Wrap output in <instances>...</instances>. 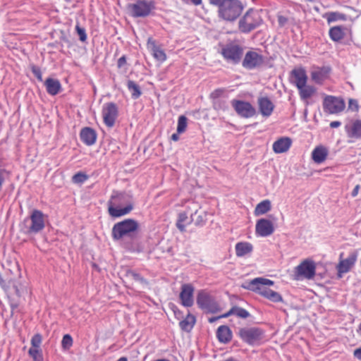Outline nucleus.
Returning <instances> with one entry per match:
<instances>
[{
    "label": "nucleus",
    "mask_w": 361,
    "mask_h": 361,
    "mask_svg": "<svg viewBox=\"0 0 361 361\" xmlns=\"http://www.w3.org/2000/svg\"><path fill=\"white\" fill-rule=\"evenodd\" d=\"M107 204L109 215L114 218L129 214L134 207L132 195L125 191L114 190Z\"/></svg>",
    "instance_id": "nucleus-1"
},
{
    "label": "nucleus",
    "mask_w": 361,
    "mask_h": 361,
    "mask_svg": "<svg viewBox=\"0 0 361 361\" xmlns=\"http://www.w3.org/2000/svg\"><path fill=\"white\" fill-rule=\"evenodd\" d=\"M274 283L270 279L257 277L246 282L243 288L259 294L272 302H283V297L279 293L266 287L273 286Z\"/></svg>",
    "instance_id": "nucleus-2"
},
{
    "label": "nucleus",
    "mask_w": 361,
    "mask_h": 361,
    "mask_svg": "<svg viewBox=\"0 0 361 361\" xmlns=\"http://www.w3.org/2000/svg\"><path fill=\"white\" fill-rule=\"evenodd\" d=\"M45 228V215L39 209H33L30 215L19 224L20 231L27 235H36Z\"/></svg>",
    "instance_id": "nucleus-3"
},
{
    "label": "nucleus",
    "mask_w": 361,
    "mask_h": 361,
    "mask_svg": "<svg viewBox=\"0 0 361 361\" xmlns=\"http://www.w3.org/2000/svg\"><path fill=\"white\" fill-rule=\"evenodd\" d=\"M138 229L139 224L137 221L127 219L114 225L111 235L114 240H119L125 237L133 238Z\"/></svg>",
    "instance_id": "nucleus-4"
},
{
    "label": "nucleus",
    "mask_w": 361,
    "mask_h": 361,
    "mask_svg": "<svg viewBox=\"0 0 361 361\" xmlns=\"http://www.w3.org/2000/svg\"><path fill=\"white\" fill-rule=\"evenodd\" d=\"M243 8L240 0H226L223 6L218 9V16L225 21L233 22L240 16Z\"/></svg>",
    "instance_id": "nucleus-5"
},
{
    "label": "nucleus",
    "mask_w": 361,
    "mask_h": 361,
    "mask_svg": "<svg viewBox=\"0 0 361 361\" xmlns=\"http://www.w3.org/2000/svg\"><path fill=\"white\" fill-rule=\"evenodd\" d=\"M238 336L246 344L255 346L262 343L264 331L256 326L242 327L239 329Z\"/></svg>",
    "instance_id": "nucleus-6"
},
{
    "label": "nucleus",
    "mask_w": 361,
    "mask_h": 361,
    "mask_svg": "<svg viewBox=\"0 0 361 361\" xmlns=\"http://www.w3.org/2000/svg\"><path fill=\"white\" fill-rule=\"evenodd\" d=\"M262 19L253 9H249L238 22V29L242 33H249L260 26Z\"/></svg>",
    "instance_id": "nucleus-7"
},
{
    "label": "nucleus",
    "mask_w": 361,
    "mask_h": 361,
    "mask_svg": "<svg viewBox=\"0 0 361 361\" xmlns=\"http://www.w3.org/2000/svg\"><path fill=\"white\" fill-rule=\"evenodd\" d=\"M197 305L201 310L209 313H216L220 311L218 302L209 293L200 290L196 298Z\"/></svg>",
    "instance_id": "nucleus-8"
},
{
    "label": "nucleus",
    "mask_w": 361,
    "mask_h": 361,
    "mask_svg": "<svg viewBox=\"0 0 361 361\" xmlns=\"http://www.w3.org/2000/svg\"><path fill=\"white\" fill-rule=\"evenodd\" d=\"M153 1L137 0L133 4L127 6L128 13L135 18L146 17L154 9Z\"/></svg>",
    "instance_id": "nucleus-9"
},
{
    "label": "nucleus",
    "mask_w": 361,
    "mask_h": 361,
    "mask_svg": "<svg viewBox=\"0 0 361 361\" xmlns=\"http://www.w3.org/2000/svg\"><path fill=\"white\" fill-rule=\"evenodd\" d=\"M221 54L226 61L235 65L242 61L243 48L238 44L229 43L222 47Z\"/></svg>",
    "instance_id": "nucleus-10"
},
{
    "label": "nucleus",
    "mask_w": 361,
    "mask_h": 361,
    "mask_svg": "<svg viewBox=\"0 0 361 361\" xmlns=\"http://www.w3.org/2000/svg\"><path fill=\"white\" fill-rule=\"evenodd\" d=\"M265 63V57L255 49L247 51L242 60V66L247 70L260 68Z\"/></svg>",
    "instance_id": "nucleus-11"
},
{
    "label": "nucleus",
    "mask_w": 361,
    "mask_h": 361,
    "mask_svg": "<svg viewBox=\"0 0 361 361\" xmlns=\"http://www.w3.org/2000/svg\"><path fill=\"white\" fill-rule=\"evenodd\" d=\"M102 115L104 123L108 128H112L115 125L118 116V107L114 102H106L102 106Z\"/></svg>",
    "instance_id": "nucleus-12"
},
{
    "label": "nucleus",
    "mask_w": 361,
    "mask_h": 361,
    "mask_svg": "<svg viewBox=\"0 0 361 361\" xmlns=\"http://www.w3.org/2000/svg\"><path fill=\"white\" fill-rule=\"evenodd\" d=\"M345 108V102L341 99L334 96H326L323 102L324 112L331 114H338Z\"/></svg>",
    "instance_id": "nucleus-13"
},
{
    "label": "nucleus",
    "mask_w": 361,
    "mask_h": 361,
    "mask_svg": "<svg viewBox=\"0 0 361 361\" xmlns=\"http://www.w3.org/2000/svg\"><path fill=\"white\" fill-rule=\"evenodd\" d=\"M231 105L237 114L242 118H251L256 113L255 109L248 102L233 99Z\"/></svg>",
    "instance_id": "nucleus-14"
},
{
    "label": "nucleus",
    "mask_w": 361,
    "mask_h": 361,
    "mask_svg": "<svg viewBox=\"0 0 361 361\" xmlns=\"http://www.w3.org/2000/svg\"><path fill=\"white\" fill-rule=\"evenodd\" d=\"M195 287L192 283H183L180 287L179 299L180 304L185 307H190L194 304Z\"/></svg>",
    "instance_id": "nucleus-15"
},
{
    "label": "nucleus",
    "mask_w": 361,
    "mask_h": 361,
    "mask_svg": "<svg viewBox=\"0 0 361 361\" xmlns=\"http://www.w3.org/2000/svg\"><path fill=\"white\" fill-rule=\"evenodd\" d=\"M357 258V252L354 251L351 252L345 259H340L336 266L337 277L341 279L344 274L348 272L355 265Z\"/></svg>",
    "instance_id": "nucleus-16"
},
{
    "label": "nucleus",
    "mask_w": 361,
    "mask_h": 361,
    "mask_svg": "<svg viewBox=\"0 0 361 361\" xmlns=\"http://www.w3.org/2000/svg\"><path fill=\"white\" fill-rule=\"evenodd\" d=\"M316 266L312 260L305 259L295 267V274L311 279L315 275Z\"/></svg>",
    "instance_id": "nucleus-17"
},
{
    "label": "nucleus",
    "mask_w": 361,
    "mask_h": 361,
    "mask_svg": "<svg viewBox=\"0 0 361 361\" xmlns=\"http://www.w3.org/2000/svg\"><path fill=\"white\" fill-rule=\"evenodd\" d=\"M274 232L273 223L267 219H260L257 221L255 233L257 236L267 237Z\"/></svg>",
    "instance_id": "nucleus-18"
},
{
    "label": "nucleus",
    "mask_w": 361,
    "mask_h": 361,
    "mask_svg": "<svg viewBox=\"0 0 361 361\" xmlns=\"http://www.w3.org/2000/svg\"><path fill=\"white\" fill-rule=\"evenodd\" d=\"M291 82L294 83L298 89L302 88L307 83V76L304 68H295L290 73Z\"/></svg>",
    "instance_id": "nucleus-19"
},
{
    "label": "nucleus",
    "mask_w": 361,
    "mask_h": 361,
    "mask_svg": "<svg viewBox=\"0 0 361 361\" xmlns=\"http://www.w3.org/2000/svg\"><path fill=\"white\" fill-rule=\"evenodd\" d=\"M97 134L96 131L90 127L82 128L80 133L81 141L87 146H91L96 142Z\"/></svg>",
    "instance_id": "nucleus-20"
},
{
    "label": "nucleus",
    "mask_w": 361,
    "mask_h": 361,
    "mask_svg": "<svg viewBox=\"0 0 361 361\" xmlns=\"http://www.w3.org/2000/svg\"><path fill=\"white\" fill-rule=\"evenodd\" d=\"M258 105L261 114L265 117L271 116L274 109V104L267 97H259Z\"/></svg>",
    "instance_id": "nucleus-21"
},
{
    "label": "nucleus",
    "mask_w": 361,
    "mask_h": 361,
    "mask_svg": "<svg viewBox=\"0 0 361 361\" xmlns=\"http://www.w3.org/2000/svg\"><path fill=\"white\" fill-rule=\"evenodd\" d=\"M44 84L47 93L51 96L58 94L62 90L61 84L58 79L48 78Z\"/></svg>",
    "instance_id": "nucleus-22"
},
{
    "label": "nucleus",
    "mask_w": 361,
    "mask_h": 361,
    "mask_svg": "<svg viewBox=\"0 0 361 361\" xmlns=\"http://www.w3.org/2000/svg\"><path fill=\"white\" fill-rule=\"evenodd\" d=\"M216 335L218 341L220 343L225 344L229 343L233 336L232 331L226 325H221L219 326L216 330Z\"/></svg>",
    "instance_id": "nucleus-23"
},
{
    "label": "nucleus",
    "mask_w": 361,
    "mask_h": 361,
    "mask_svg": "<svg viewBox=\"0 0 361 361\" xmlns=\"http://www.w3.org/2000/svg\"><path fill=\"white\" fill-rule=\"evenodd\" d=\"M292 144L290 137H283L275 141L273 144V150L274 152L280 154L286 152L289 149Z\"/></svg>",
    "instance_id": "nucleus-24"
},
{
    "label": "nucleus",
    "mask_w": 361,
    "mask_h": 361,
    "mask_svg": "<svg viewBox=\"0 0 361 361\" xmlns=\"http://www.w3.org/2000/svg\"><path fill=\"white\" fill-rule=\"evenodd\" d=\"M345 131L348 137L361 138V120H355L350 125H346Z\"/></svg>",
    "instance_id": "nucleus-25"
},
{
    "label": "nucleus",
    "mask_w": 361,
    "mask_h": 361,
    "mask_svg": "<svg viewBox=\"0 0 361 361\" xmlns=\"http://www.w3.org/2000/svg\"><path fill=\"white\" fill-rule=\"evenodd\" d=\"M330 72L329 67L318 68L311 72V78L317 84H322L328 77Z\"/></svg>",
    "instance_id": "nucleus-26"
},
{
    "label": "nucleus",
    "mask_w": 361,
    "mask_h": 361,
    "mask_svg": "<svg viewBox=\"0 0 361 361\" xmlns=\"http://www.w3.org/2000/svg\"><path fill=\"white\" fill-rule=\"evenodd\" d=\"M328 149L323 146L319 145L316 147L312 152V158L317 164H321L324 161L328 156Z\"/></svg>",
    "instance_id": "nucleus-27"
},
{
    "label": "nucleus",
    "mask_w": 361,
    "mask_h": 361,
    "mask_svg": "<svg viewBox=\"0 0 361 361\" xmlns=\"http://www.w3.org/2000/svg\"><path fill=\"white\" fill-rule=\"evenodd\" d=\"M147 47L152 51L153 56L160 61H164L166 59V55L164 51L157 46L156 42L152 38L147 41Z\"/></svg>",
    "instance_id": "nucleus-28"
},
{
    "label": "nucleus",
    "mask_w": 361,
    "mask_h": 361,
    "mask_svg": "<svg viewBox=\"0 0 361 361\" xmlns=\"http://www.w3.org/2000/svg\"><path fill=\"white\" fill-rule=\"evenodd\" d=\"M235 254L238 257H243L251 253L253 250V246L248 242H239L235 246Z\"/></svg>",
    "instance_id": "nucleus-29"
},
{
    "label": "nucleus",
    "mask_w": 361,
    "mask_h": 361,
    "mask_svg": "<svg viewBox=\"0 0 361 361\" xmlns=\"http://www.w3.org/2000/svg\"><path fill=\"white\" fill-rule=\"evenodd\" d=\"M195 317L188 313L186 317L179 322V326L183 331L190 332L195 326Z\"/></svg>",
    "instance_id": "nucleus-30"
},
{
    "label": "nucleus",
    "mask_w": 361,
    "mask_h": 361,
    "mask_svg": "<svg viewBox=\"0 0 361 361\" xmlns=\"http://www.w3.org/2000/svg\"><path fill=\"white\" fill-rule=\"evenodd\" d=\"M329 35L331 40L339 42L345 36L344 27L343 26H334L330 28Z\"/></svg>",
    "instance_id": "nucleus-31"
},
{
    "label": "nucleus",
    "mask_w": 361,
    "mask_h": 361,
    "mask_svg": "<svg viewBox=\"0 0 361 361\" xmlns=\"http://www.w3.org/2000/svg\"><path fill=\"white\" fill-rule=\"evenodd\" d=\"M271 208V202L269 200H264L257 204L254 214L255 216H260L270 211Z\"/></svg>",
    "instance_id": "nucleus-32"
},
{
    "label": "nucleus",
    "mask_w": 361,
    "mask_h": 361,
    "mask_svg": "<svg viewBox=\"0 0 361 361\" xmlns=\"http://www.w3.org/2000/svg\"><path fill=\"white\" fill-rule=\"evenodd\" d=\"M127 87L131 94V97L133 99H137L141 96V88L135 81L131 80H128Z\"/></svg>",
    "instance_id": "nucleus-33"
},
{
    "label": "nucleus",
    "mask_w": 361,
    "mask_h": 361,
    "mask_svg": "<svg viewBox=\"0 0 361 361\" xmlns=\"http://www.w3.org/2000/svg\"><path fill=\"white\" fill-rule=\"evenodd\" d=\"M212 107L216 111L225 112L229 109L228 98L224 97L212 101Z\"/></svg>",
    "instance_id": "nucleus-34"
},
{
    "label": "nucleus",
    "mask_w": 361,
    "mask_h": 361,
    "mask_svg": "<svg viewBox=\"0 0 361 361\" xmlns=\"http://www.w3.org/2000/svg\"><path fill=\"white\" fill-rule=\"evenodd\" d=\"M207 214L205 212H199L196 211L194 214L191 215L192 220L194 221L195 226H203L205 225L207 218Z\"/></svg>",
    "instance_id": "nucleus-35"
},
{
    "label": "nucleus",
    "mask_w": 361,
    "mask_h": 361,
    "mask_svg": "<svg viewBox=\"0 0 361 361\" xmlns=\"http://www.w3.org/2000/svg\"><path fill=\"white\" fill-rule=\"evenodd\" d=\"M126 276L135 281L139 282L143 287H147L149 285V282L146 279L133 270H128L126 271Z\"/></svg>",
    "instance_id": "nucleus-36"
},
{
    "label": "nucleus",
    "mask_w": 361,
    "mask_h": 361,
    "mask_svg": "<svg viewBox=\"0 0 361 361\" xmlns=\"http://www.w3.org/2000/svg\"><path fill=\"white\" fill-rule=\"evenodd\" d=\"M324 17L326 19L328 23H331L337 20L345 21L347 20L346 15L339 12H328L325 13Z\"/></svg>",
    "instance_id": "nucleus-37"
},
{
    "label": "nucleus",
    "mask_w": 361,
    "mask_h": 361,
    "mask_svg": "<svg viewBox=\"0 0 361 361\" xmlns=\"http://www.w3.org/2000/svg\"><path fill=\"white\" fill-rule=\"evenodd\" d=\"M298 90L301 99H307L313 95L316 91V89L312 86L305 85V86L300 89H298Z\"/></svg>",
    "instance_id": "nucleus-38"
},
{
    "label": "nucleus",
    "mask_w": 361,
    "mask_h": 361,
    "mask_svg": "<svg viewBox=\"0 0 361 361\" xmlns=\"http://www.w3.org/2000/svg\"><path fill=\"white\" fill-rule=\"evenodd\" d=\"M233 310L234 315H236L239 318L247 319L250 316V312L243 307L233 306Z\"/></svg>",
    "instance_id": "nucleus-39"
},
{
    "label": "nucleus",
    "mask_w": 361,
    "mask_h": 361,
    "mask_svg": "<svg viewBox=\"0 0 361 361\" xmlns=\"http://www.w3.org/2000/svg\"><path fill=\"white\" fill-rule=\"evenodd\" d=\"M188 118L185 116L181 115L178 117L177 132L178 133H183L185 131L187 128Z\"/></svg>",
    "instance_id": "nucleus-40"
},
{
    "label": "nucleus",
    "mask_w": 361,
    "mask_h": 361,
    "mask_svg": "<svg viewBox=\"0 0 361 361\" xmlns=\"http://www.w3.org/2000/svg\"><path fill=\"white\" fill-rule=\"evenodd\" d=\"M28 354L33 359V361H44L42 351L41 349L35 350L34 348H30Z\"/></svg>",
    "instance_id": "nucleus-41"
},
{
    "label": "nucleus",
    "mask_w": 361,
    "mask_h": 361,
    "mask_svg": "<svg viewBox=\"0 0 361 361\" xmlns=\"http://www.w3.org/2000/svg\"><path fill=\"white\" fill-rule=\"evenodd\" d=\"M42 338L41 334H35L31 338L30 343H31L32 347L30 348H34L35 350L40 349V345L42 343Z\"/></svg>",
    "instance_id": "nucleus-42"
},
{
    "label": "nucleus",
    "mask_w": 361,
    "mask_h": 361,
    "mask_svg": "<svg viewBox=\"0 0 361 361\" xmlns=\"http://www.w3.org/2000/svg\"><path fill=\"white\" fill-rule=\"evenodd\" d=\"M87 179L88 176L86 173L82 172H78L73 176L72 181L74 183H83Z\"/></svg>",
    "instance_id": "nucleus-43"
},
{
    "label": "nucleus",
    "mask_w": 361,
    "mask_h": 361,
    "mask_svg": "<svg viewBox=\"0 0 361 361\" xmlns=\"http://www.w3.org/2000/svg\"><path fill=\"white\" fill-rule=\"evenodd\" d=\"M73 345V338L69 334L63 336L61 341V345L63 349H69Z\"/></svg>",
    "instance_id": "nucleus-44"
},
{
    "label": "nucleus",
    "mask_w": 361,
    "mask_h": 361,
    "mask_svg": "<svg viewBox=\"0 0 361 361\" xmlns=\"http://www.w3.org/2000/svg\"><path fill=\"white\" fill-rule=\"evenodd\" d=\"M75 30L79 36V39L81 42H85L87 40V34L85 29L80 26L79 23L75 25Z\"/></svg>",
    "instance_id": "nucleus-45"
},
{
    "label": "nucleus",
    "mask_w": 361,
    "mask_h": 361,
    "mask_svg": "<svg viewBox=\"0 0 361 361\" xmlns=\"http://www.w3.org/2000/svg\"><path fill=\"white\" fill-rule=\"evenodd\" d=\"M224 92V89H221V88L216 89L211 92L209 97H210V99H212V101L216 100L218 99L224 98L225 97L223 96Z\"/></svg>",
    "instance_id": "nucleus-46"
},
{
    "label": "nucleus",
    "mask_w": 361,
    "mask_h": 361,
    "mask_svg": "<svg viewBox=\"0 0 361 361\" xmlns=\"http://www.w3.org/2000/svg\"><path fill=\"white\" fill-rule=\"evenodd\" d=\"M31 71L34 74V75L37 78V80L40 82L42 81V73L41 69L39 66L35 65H32L31 66Z\"/></svg>",
    "instance_id": "nucleus-47"
},
{
    "label": "nucleus",
    "mask_w": 361,
    "mask_h": 361,
    "mask_svg": "<svg viewBox=\"0 0 361 361\" xmlns=\"http://www.w3.org/2000/svg\"><path fill=\"white\" fill-rule=\"evenodd\" d=\"M348 108L354 111H358L359 105L358 102L355 99H350L348 101Z\"/></svg>",
    "instance_id": "nucleus-48"
},
{
    "label": "nucleus",
    "mask_w": 361,
    "mask_h": 361,
    "mask_svg": "<svg viewBox=\"0 0 361 361\" xmlns=\"http://www.w3.org/2000/svg\"><path fill=\"white\" fill-rule=\"evenodd\" d=\"M127 63L126 56L125 55L122 56L118 59L117 66L118 68H123Z\"/></svg>",
    "instance_id": "nucleus-49"
},
{
    "label": "nucleus",
    "mask_w": 361,
    "mask_h": 361,
    "mask_svg": "<svg viewBox=\"0 0 361 361\" xmlns=\"http://www.w3.org/2000/svg\"><path fill=\"white\" fill-rule=\"evenodd\" d=\"M6 172V170L0 166V191L2 190L5 178H4V173Z\"/></svg>",
    "instance_id": "nucleus-50"
},
{
    "label": "nucleus",
    "mask_w": 361,
    "mask_h": 361,
    "mask_svg": "<svg viewBox=\"0 0 361 361\" xmlns=\"http://www.w3.org/2000/svg\"><path fill=\"white\" fill-rule=\"evenodd\" d=\"M209 1L211 4L217 6L218 9H219L224 2H226V0H209Z\"/></svg>",
    "instance_id": "nucleus-51"
},
{
    "label": "nucleus",
    "mask_w": 361,
    "mask_h": 361,
    "mask_svg": "<svg viewBox=\"0 0 361 361\" xmlns=\"http://www.w3.org/2000/svg\"><path fill=\"white\" fill-rule=\"evenodd\" d=\"M188 219V215L185 212H183V213H180L178 214V220H177V223H180V224H183Z\"/></svg>",
    "instance_id": "nucleus-52"
},
{
    "label": "nucleus",
    "mask_w": 361,
    "mask_h": 361,
    "mask_svg": "<svg viewBox=\"0 0 361 361\" xmlns=\"http://www.w3.org/2000/svg\"><path fill=\"white\" fill-rule=\"evenodd\" d=\"M353 355L355 358L361 361V348L355 349L353 352Z\"/></svg>",
    "instance_id": "nucleus-53"
},
{
    "label": "nucleus",
    "mask_w": 361,
    "mask_h": 361,
    "mask_svg": "<svg viewBox=\"0 0 361 361\" xmlns=\"http://www.w3.org/2000/svg\"><path fill=\"white\" fill-rule=\"evenodd\" d=\"M233 314H233V307H232L229 311H228L227 312H226L224 314L220 315L219 317H220V319L221 318H226Z\"/></svg>",
    "instance_id": "nucleus-54"
},
{
    "label": "nucleus",
    "mask_w": 361,
    "mask_h": 361,
    "mask_svg": "<svg viewBox=\"0 0 361 361\" xmlns=\"http://www.w3.org/2000/svg\"><path fill=\"white\" fill-rule=\"evenodd\" d=\"M233 314H233V307H232L229 311H228L227 312H226L224 314L220 315L219 317H220V319L221 318H226Z\"/></svg>",
    "instance_id": "nucleus-55"
},
{
    "label": "nucleus",
    "mask_w": 361,
    "mask_h": 361,
    "mask_svg": "<svg viewBox=\"0 0 361 361\" xmlns=\"http://www.w3.org/2000/svg\"><path fill=\"white\" fill-rule=\"evenodd\" d=\"M341 123L338 121H334L330 123V127L332 128H338L341 126Z\"/></svg>",
    "instance_id": "nucleus-56"
},
{
    "label": "nucleus",
    "mask_w": 361,
    "mask_h": 361,
    "mask_svg": "<svg viewBox=\"0 0 361 361\" xmlns=\"http://www.w3.org/2000/svg\"><path fill=\"white\" fill-rule=\"evenodd\" d=\"M359 189H360V185H355V187L354 188V189L353 190V191L351 192V195L353 197H356L358 194Z\"/></svg>",
    "instance_id": "nucleus-57"
},
{
    "label": "nucleus",
    "mask_w": 361,
    "mask_h": 361,
    "mask_svg": "<svg viewBox=\"0 0 361 361\" xmlns=\"http://www.w3.org/2000/svg\"><path fill=\"white\" fill-rule=\"evenodd\" d=\"M176 225L180 232L185 231V226L184 225V224H180L176 222Z\"/></svg>",
    "instance_id": "nucleus-58"
},
{
    "label": "nucleus",
    "mask_w": 361,
    "mask_h": 361,
    "mask_svg": "<svg viewBox=\"0 0 361 361\" xmlns=\"http://www.w3.org/2000/svg\"><path fill=\"white\" fill-rule=\"evenodd\" d=\"M13 288L15 290V293L16 294V295L18 297H20L21 296V292H20V290L18 288V287L16 285H14L13 286Z\"/></svg>",
    "instance_id": "nucleus-59"
},
{
    "label": "nucleus",
    "mask_w": 361,
    "mask_h": 361,
    "mask_svg": "<svg viewBox=\"0 0 361 361\" xmlns=\"http://www.w3.org/2000/svg\"><path fill=\"white\" fill-rule=\"evenodd\" d=\"M179 134L180 133H178V132L176 133H173L171 135V139L173 141H178L179 140Z\"/></svg>",
    "instance_id": "nucleus-60"
},
{
    "label": "nucleus",
    "mask_w": 361,
    "mask_h": 361,
    "mask_svg": "<svg viewBox=\"0 0 361 361\" xmlns=\"http://www.w3.org/2000/svg\"><path fill=\"white\" fill-rule=\"evenodd\" d=\"M219 319H220L219 316H218V317H212L209 318L208 321H209V323H214V322H215L216 321H217Z\"/></svg>",
    "instance_id": "nucleus-61"
},
{
    "label": "nucleus",
    "mask_w": 361,
    "mask_h": 361,
    "mask_svg": "<svg viewBox=\"0 0 361 361\" xmlns=\"http://www.w3.org/2000/svg\"><path fill=\"white\" fill-rule=\"evenodd\" d=\"M60 39H61V41H63V42H65V43H67V44H68V43H69V40H68V37H67L66 35H63L60 37Z\"/></svg>",
    "instance_id": "nucleus-62"
},
{
    "label": "nucleus",
    "mask_w": 361,
    "mask_h": 361,
    "mask_svg": "<svg viewBox=\"0 0 361 361\" xmlns=\"http://www.w3.org/2000/svg\"><path fill=\"white\" fill-rule=\"evenodd\" d=\"M11 308L12 310H14L15 309L18 308V304L16 302H11L10 304Z\"/></svg>",
    "instance_id": "nucleus-63"
},
{
    "label": "nucleus",
    "mask_w": 361,
    "mask_h": 361,
    "mask_svg": "<svg viewBox=\"0 0 361 361\" xmlns=\"http://www.w3.org/2000/svg\"><path fill=\"white\" fill-rule=\"evenodd\" d=\"M224 361H240V360H237L235 357H230L227 358L226 360H225Z\"/></svg>",
    "instance_id": "nucleus-64"
}]
</instances>
